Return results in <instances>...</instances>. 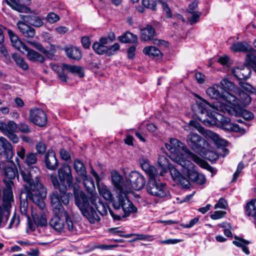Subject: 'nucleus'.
<instances>
[{"instance_id":"obj_10","label":"nucleus","mask_w":256,"mask_h":256,"mask_svg":"<svg viewBox=\"0 0 256 256\" xmlns=\"http://www.w3.org/2000/svg\"><path fill=\"white\" fill-rule=\"evenodd\" d=\"M73 192L76 204L78 207L81 212L87 208L88 206H90V198H88L83 192L78 190L77 186H74Z\"/></svg>"},{"instance_id":"obj_1","label":"nucleus","mask_w":256,"mask_h":256,"mask_svg":"<svg viewBox=\"0 0 256 256\" xmlns=\"http://www.w3.org/2000/svg\"><path fill=\"white\" fill-rule=\"evenodd\" d=\"M200 106H202V112L207 113L206 118L202 119V121L206 126H214L220 124L221 128L226 130L245 133L244 128H240L238 125L230 122L228 118H226L220 112L225 114L227 112L231 114L230 108L225 103L219 102H214L212 105L205 100L202 101Z\"/></svg>"},{"instance_id":"obj_5","label":"nucleus","mask_w":256,"mask_h":256,"mask_svg":"<svg viewBox=\"0 0 256 256\" xmlns=\"http://www.w3.org/2000/svg\"><path fill=\"white\" fill-rule=\"evenodd\" d=\"M146 190L152 196L160 198H170V194L166 186V184L157 182L156 180V176L150 178L146 186Z\"/></svg>"},{"instance_id":"obj_56","label":"nucleus","mask_w":256,"mask_h":256,"mask_svg":"<svg viewBox=\"0 0 256 256\" xmlns=\"http://www.w3.org/2000/svg\"><path fill=\"white\" fill-rule=\"evenodd\" d=\"M168 169L174 181H176L182 176V174L172 165L170 166Z\"/></svg>"},{"instance_id":"obj_4","label":"nucleus","mask_w":256,"mask_h":256,"mask_svg":"<svg viewBox=\"0 0 256 256\" xmlns=\"http://www.w3.org/2000/svg\"><path fill=\"white\" fill-rule=\"evenodd\" d=\"M206 92L212 98L222 100V102H220L237 103V100L234 96L224 90L222 87L218 84H214L212 86L208 88Z\"/></svg>"},{"instance_id":"obj_34","label":"nucleus","mask_w":256,"mask_h":256,"mask_svg":"<svg viewBox=\"0 0 256 256\" xmlns=\"http://www.w3.org/2000/svg\"><path fill=\"white\" fill-rule=\"evenodd\" d=\"M140 164L142 168L148 174L150 178L156 176L158 173L156 170L154 166H150L148 162L142 160L140 162Z\"/></svg>"},{"instance_id":"obj_18","label":"nucleus","mask_w":256,"mask_h":256,"mask_svg":"<svg viewBox=\"0 0 256 256\" xmlns=\"http://www.w3.org/2000/svg\"><path fill=\"white\" fill-rule=\"evenodd\" d=\"M234 75L240 80H246L250 77L251 70L248 66H242L233 68Z\"/></svg>"},{"instance_id":"obj_23","label":"nucleus","mask_w":256,"mask_h":256,"mask_svg":"<svg viewBox=\"0 0 256 256\" xmlns=\"http://www.w3.org/2000/svg\"><path fill=\"white\" fill-rule=\"evenodd\" d=\"M8 34L10 37L12 45L16 50H21V49L24 50L26 48V46L22 42L18 36L12 30L6 29Z\"/></svg>"},{"instance_id":"obj_24","label":"nucleus","mask_w":256,"mask_h":256,"mask_svg":"<svg viewBox=\"0 0 256 256\" xmlns=\"http://www.w3.org/2000/svg\"><path fill=\"white\" fill-rule=\"evenodd\" d=\"M20 18L26 23L32 25L36 27H40L43 24L42 20L38 16L34 15L20 16Z\"/></svg>"},{"instance_id":"obj_62","label":"nucleus","mask_w":256,"mask_h":256,"mask_svg":"<svg viewBox=\"0 0 256 256\" xmlns=\"http://www.w3.org/2000/svg\"><path fill=\"white\" fill-rule=\"evenodd\" d=\"M176 181L180 182L181 186L185 188H188L190 186L189 180L182 175Z\"/></svg>"},{"instance_id":"obj_52","label":"nucleus","mask_w":256,"mask_h":256,"mask_svg":"<svg viewBox=\"0 0 256 256\" xmlns=\"http://www.w3.org/2000/svg\"><path fill=\"white\" fill-rule=\"evenodd\" d=\"M28 43L30 44L32 46H34L36 49L40 52L46 55L48 58H49L50 52H49L46 50L40 42L36 41H30L28 42Z\"/></svg>"},{"instance_id":"obj_51","label":"nucleus","mask_w":256,"mask_h":256,"mask_svg":"<svg viewBox=\"0 0 256 256\" xmlns=\"http://www.w3.org/2000/svg\"><path fill=\"white\" fill-rule=\"evenodd\" d=\"M4 201L6 204V208L10 206V202L13 198V195L12 189L4 190L3 192Z\"/></svg>"},{"instance_id":"obj_42","label":"nucleus","mask_w":256,"mask_h":256,"mask_svg":"<svg viewBox=\"0 0 256 256\" xmlns=\"http://www.w3.org/2000/svg\"><path fill=\"white\" fill-rule=\"evenodd\" d=\"M74 167L76 173L80 177L86 176V171L84 164L80 160H76L74 162Z\"/></svg>"},{"instance_id":"obj_35","label":"nucleus","mask_w":256,"mask_h":256,"mask_svg":"<svg viewBox=\"0 0 256 256\" xmlns=\"http://www.w3.org/2000/svg\"><path fill=\"white\" fill-rule=\"evenodd\" d=\"M172 159L184 168L189 169L192 168V162L190 160L184 158L182 154H178V156L172 158Z\"/></svg>"},{"instance_id":"obj_32","label":"nucleus","mask_w":256,"mask_h":256,"mask_svg":"<svg viewBox=\"0 0 256 256\" xmlns=\"http://www.w3.org/2000/svg\"><path fill=\"white\" fill-rule=\"evenodd\" d=\"M64 64H62V66L51 64V67L52 70L57 73L58 76L61 82H66L68 77L66 73V69L64 68Z\"/></svg>"},{"instance_id":"obj_33","label":"nucleus","mask_w":256,"mask_h":256,"mask_svg":"<svg viewBox=\"0 0 256 256\" xmlns=\"http://www.w3.org/2000/svg\"><path fill=\"white\" fill-rule=\"evenodd\" d=\"M230 50L234 52H248L251 50V47L246 42H238L230 46Z\"/></svg>"},{"instance_id":"obj_2","label":"nucleus","mask_w":256,"mask_h":256,"mask_svg":"<svg viewBox=\"0 0 256 256\" xmlns=\"http://www.w3.org/2000/svg\"><path fill=\"white\" fill-rule=\"evenodd\" d=\"M112 182L116 189L118 196L112 200L115 212L110 211L114 220H119L122 217L128 216L130 213L136 212L137 208L129 200L127 194L130 192L131 188L123 183L122 176L116 171L111 172Z\"/></svg>"},{"instance_id":"obj_12","label":"nucleus","mask_w":256,"mask_h":256,"mask_svg":"<svg viewBox=\"0 0 256 256\" xmlns=\"http://www.w3.org/2000/svg\"><path fill=\"white\" fill-rule=\"evenodd\" d=\"M14 152L12 144L7 140L2 137H0V156L10 161L12 160Z\"/></svg>"},{"instance_id":"obj_16","label":"nucleus","mask_w":256,"mask_h":256,"mask_svg":"<svg viewBox=\"0 0 256 256\" xmlns=\"http://www.w3.org/2000/svg\"><path fill=\"white\" fill-rule=\"evenodd\" d=\"M166 147L172 154H178L180 150L187 153L190 152V150L184 146L181 142L176 138H172L169 144H166Z\"/></svg>"},{"instance_id":"obj_6","label":"nucleus","mask_w":256,"mask_h":256,"mask_svg":"<svg viewBox=\"0 0 256 256\" xmlns=\"http://www.w3.org/2000/svg\"><path fill=\"white\" fill-rule=\"evenodd\" d=\"M16 155L15 160L19 166L22 162L25 163L28 166H34L33 165L37 162L36 154L30 152L26 154V149L24 146H18Z\"/></svg>"},{"instance_id":"obj_46","label":"nucleus","mask_w":256,"mask_h":256,"mask_svg":"<svg viewBox=\"0 0 256 256\" xmlns=\"http://www.w3.org/2000/svg\"><path fill=\"white\" fill-rule=\"evenodd\" d=\"M246 62L251 67L256 66V50L252 49L246 54Z\"/></svg>"},{"instance_id":"obj_22","label":"nucleus","mask_w":256,"mask_h":256,"mask_svg":"<svg viewBox=\"0 0 256 256\" xmlns=\"http://www.w3.org/2000/svg\"><path fill=\"white\" fill-rule=\"evenodd\" d=\"M82 213L91 224L98 222L100 220L94 208L92 206H88L87 208L82 210Z\"/></svg>"},{"instance_id":"obj_13","label":"nucleus","mask_w":256,"mask_h":256,"mask_svg":"<svg viewBox=\"0 0 256 256\" xmlns=\"http://www.w3.org/2000/svg\"><path fill=\"white\" fill-rule=\"evenodd\" d=\"M54 217L50 221V225L58 232H64L66 229L64 213L54 214Z\"/></svg>"},{"instance_id":"obj_27","label":"nucleus","mask_w":256,"mask_h":256,"mask_svg":"<svg viewBox=\"0 0 256 256\" xmlns=\"http://www.w3.org/2000/svg\"><path fill=\"white\" fill-rule=\"evenodd\" d=\"M188 176L190 180L196 184L202 185L206 182L205 176L196 172L188 170Z\"/></svg>"},{"instance_id":"obj_29","label":"nucleus","mask_w":256,"mask_h":256,"mask_svg":"<svg viewBox=\"0 0 256 256\" xmlns=\"http://www.w3.org/2000/svg\"><path fill=\"white\" fill-rule=\"evenodd\" d=\"M154 28L150 25H148L146 28L141 30L140 39L142 40L146 41L152 39L155 36Z\"/></svg>"},{"instance_id":"obj_28","label":"nucleus","mask_w":256,"mask_h":256,"mask_svg":"<svg viewBox=\"0 0 256 256\" xmlns=\"http://www.w3.org/2000/svg\"><path fill=\"white\" fill-rule=\"evenodd\" d=\"M32 220L36 226H45L47 225V220L46 216L42 212H40L38 214L32 212Z\"/></svg>"},{"instance_id":"obj_58","label":"nucleus","mask_w":256,"mask_h":256,"mask_svg":"<svg viewBox=\"0 0 256 256\" xmlns=\"http://www.w3.org/2000/svg\"><path fill=\"white\" fill-rule=\"evenodd\" d=\"M239 84L244 90L250 94H253L256 92L255 88L248 83L240 82Z\"/></svg>"},{"instance_id":"obj_63","label":"nucleus","mask_w":256,"mask_h":256,"mask_svg":"<svg viewBox=\"0 0 256 256\" xmlns=\"http://www.w3.org/2000/svg\"><path fill=\"white\" fill-rule=\"evenodd\" d=\"M226 214V212L217 210L214 212L213 214L210 215V218L212 220H217L224 217Z\"/></svg>"},{"instance_id":"obj_44","label":"nucleus","mask_w":256,"mask_h":256,"mask_svg":"<svg viewBox=\"0 0 256 256\" xmlns=\"http://www.w3.org/2000/svg\"><path fill=\"white\" fill-rule=\"evenodd\" d=\"M221 86L222 87L224 90L232 92H239V89L236 87L234 84L228 80L227 78H224L220 81Z\"/></svg>"},{"instance_id":"obj_37","label":"nucleus","mask_w":256,"mask_h":256,"mask_svg":"<svg viewBox=\"0 0 256 256\" xmlns=\"http://www.w3.org/2000/svg\"><path fill=\"white\" fill-rule=\"evenodd\" d=\"M64 213L65 222L66 224V226L65 230H67L72 234H76L77 232L76 224L71 220L66 212H65Z\"/></svg>"},{"instance_id":"obj_36","label":"nucleus","mask_w":256,"mask_h":256,"mask_svg":"<svg viewBox=\"0 0 256 256\" xmlns=\"http://www.w3.org/2000/svg\"><path fill=\"white\" fill-rule=\"evenodd\" d=\"M64 68L67 70L72 74L78 76L80 78H82L84 76L83 69L76 66L69 65L68 64H64Z\"/></svg>"},{"instance_id":"obj_60","label":"nucleus","mask_w":256,"mask_h":256,"mask_svg":"<svg viewBox=\"0 0 256 256\" xmlns=\"http://www.w3.org/2000/svg\"><path fill=\"white\" fill-rule=\"evenodd\" d=\"M46 20L48 22L53 24L58 22L60 20V17L54 12H50L47 15Z\"/></svg>"},{"instance_id":"obj_17","label":"nucleus","mask_w":256,"mask_h":256,"mask_svg":"<svg viewBox=\"0 0 256 256\" xmlns=\"http://www.w3.org/2000/svg\"><path fill=\"white\" fill-rule=\"evenodd\" d=\"M45 164L46 168L50 170H55L58 167V160L52 150H48L45 156Z\"/></svg>"},{"instance_id":"obj_26","label":"nucleus","mask_w":256,"mask_h":256,"mask_svg":"<svg viewBox=\"0 0 256 256\" xmlns=\"http://www.w3.org/2000/svg\"><path fill=\"white\" fill-rule=\"evenodd\" d=\"M64 50L68 58L75 60H79L82 58V52L76 47L72 46H67L64 48Z\"/></svg>"},{"instance_id":"obj_11","label":"nucleus","mask_w":256,"mask_h":256,"mask_svg":"<svg viewBox=\"0 0 256 256\" xmlns=\"http://www.w3.org/2000/svg\"><path fill=\"white\" fill-rule=\"evenodd\" d=\"M131 187L136 190H142L144 186L146 180L144 176L136 171L132 172L128 176Z\"/></svg>"},{"instance_id":"obj_31","label":"nucleus","mask_w":256,"mask_h":256,"mask_svg":"<svg viewBox=\"0 0 256 256\" xmlns=\"http://www.w3.org/2000/svg\"><path fill=\"white\" fill-rule=\"evenodd\" d=\"M142 52L144 54L152 58H159L162 56L160 50L154 46H146L143 49Z\"/></svg>"},{"instance_id":"obj_30","label":"nucleus","mask_w":256,"mask_h":256,"mask_svg":"<svg viewBox=\"0 0 256 256\" xmlns=\"http://www.w3.org/2000/svg\"><path fill=\"white\" fill-rule=\"evenodd\" d=\"M24 50L27 52V57L30 60L40 62H43L44 61L45 58L42 54L26 46Z\"/></svg>"},{"instance_id":"obj_7","label":"nucleus","mask_w":256,"mask_h":256,"mask_svg":"<svg viewBox=\"0 0 256 256\" xmlns=\"http://www.w3.org/2000/svg\"><path fill=\"white\" fill-rule=\"evenodd\" d=\"M186 142L188 146L196 152L202 151V148H207L208 144L198 134L191 132L187 136Z\"/></svg>"},{"instance_id":"obj_20","label":"nucleus","mask_w":256,"mask_h":256,"mask_svg":"<svg viewBox=\"0 0 256 256\" xmlns=\"http://www.w3.org/2000/svg\"><path fill=\"white\" fill-rule=\"evenodd\" d=\"M58 175L62 182L66 181L69 187L72 186V177L70 166H67L58 170Z\"/></svg>"},{"instance_id":"obj_64","label":"nucleus","mask_w":256,"mask_h":256,"mask_svg":"<svg viewBox=\"0 0 256 256\" xmlns=\"http://www.w3.org/2000/svg\"><path fill=\"white\" fill-rule=\"evenodd\" d=\"M244 166V164L242 162H240L236 170L234 173L233 176V178L232 182H234L236 180L239 175L240 174L242 170L243 169Z\"/></svg>"},{"instance_id":"obj_15","label":"nucleus","mask_w":256,"mask_h":256,"mask_svg":"<svg viewBox=\"0 0 256 256\" xmlns=\"http://www.w3.org/2000/svg\"><path fill=\"white\" fill-rule=\"evenodd\" d=\"M51 204L54 214L64 213L66 212L61 204L60 194L56 191H54L50 196Z\"/></svg>"},{"instance_id":"obj_48","label":"nucleus","mask_w":256,"mask_h":256,"mask_svg":"<svg viewBox=\"0 0 256 256\" xmlns=\"http://www.w3.org/2000/svg\"><path fill=\"white\" fill-rule=\"evenodd\" d=\"M10 214V210L8 208H3L0 206V227L2 224H5L7 222Z\"/></svg>"},{"instance_id":"obj_25","label":"nucleus","mask_w":256,"mask_h":256,"mask_svg":"<svg viewBox=\"0 0 256 256\" xmlns=\"http://www.w3.org/2000/svg\"><path fill=\"white\" fill-rule=\"evenodd\" d=\"M205 136L211 139L218 146H226L228 142L224 139L220 138L218 134L209 130L204 132Z\"/></svg>"},{"instance_id":"obj_38","label":"nucleus","mask_w":256,"mask_h":256,"mask_svg":"<svg viewBox=\"0 0 256 256\" xmlns=\"http://www.w3.org/2000/svg\"><path fill=\"white\" fill-rule=\"evenodd\" d=\"M118 40L124 43H135L138 42V37L130 32H126L124 35L119 36Z\"/></svg>"},{"instance_id":"obj_8","label":"nucleus","mask_w":256,"mask_h":256,"mask_svg":"<svg viewBox=\"0 0 256 256\" xmlns=\"http://www.w3.org/2000/svg\"><path fill=\"white\" fill-rule=\"evenodd\" d=\"M20 174L26 182L24 186L36 185L37 183H40L39 180L40 170L36 166H28L25 170L22 171Z\"/></svg>"},{"instance_id":"obj_50","label":"nucleus","mask_w":256,"mask_h":256,"mask_svg":"<svg viewBox=\"0 0 256 256\" xmlns=\"http://www.w3.org/2000/svg\"><path fill=\"white\" fill-rule=\"evenodd\" d=\"M94 50L99 54H107V46L95 42L92 45Z\"/></svg>"},{"instance_id":"obj_40","label":"nucleus","mask_w":256,"mask_h":256,"mask_svg":"<svg viewBox=\"0 0 256 256\" xmlns=\"http://www.w3.org/2000/svg\"><path fill=\"white\" fill-rule=\"evenodd\" d=\"M207 148H202V152L204 153V157L212 162H215L218 158V154L210 150V146L208 144V146Z\"/></svg>"},{"instance_id":"obj_43","label":"nucleus","mask_w":256,"mask_h":256,"mask_svg":"<svg viewBox=\"0 0 256 256\" xmlns=\"http://www.w3.org/2000/svg\"><path fill=\"white\" fill-rule=\"evenodd\" d=\"M234 238L236 240L233 241V244L238 247H241L242 251L246 254H248L250 251L246 245L249 244L250 242L244 239L240 238L237 236H234Z\"/></svg>"},{"instance_id":"obj_61","label":"nucleus","mask_w":256,"mask_h":256,"mask_svg":"<svg viewBox=\"0 0 256 256\" xmlns=\"http://www.w3.org/2000/svg\"><path fill=\"white\" fill-rule=\"evenodd\" d=\"M19 130L23 133H30L31 130L29 126L26 123L20 122L18 125Z\"/></svg>"},{"instance_id":"obj_47","label":"nucleus","mask_w":256,"mask_h":256,"mask_svg":"<svg viewBox=\"0 0 256 256\" xmlns=\"http://www.w3.org/2000/svg\"><path fill=\"white\" fill-rule=\"evenodd\" d=\"M12 58L14 60L16 64L24 70H27L28 68V64L24 59L16 54H14L12 56Z\"/></svg>"},{"instance_id":"obj_39","label":"nucleus","mask_w":256,"mask_h":256,"mask_svg":"<svg viewBox=\"0 0 256 256\" xmlns=\"http://www.w3.org/2000/svg\"><path fill=\"white\" fill-rule=\"evenodd\" d=\"M81 178L83 180V184L86 190L92 194L95 190L94 182L92 178L88 177L87 174H86V176H82Z\"/></svg>"},{"instance_id":"obj_19","label":"nucleus","mask_w":256,"mask_h":256,"mask_svg":"<svg viewBox=\"0 0 256 256\" xmlns=\"http://www.w3.org/2000/svg\"><path fill=\"white\" fill-rule=\"evenodd\" d=\"M18 29L22 34L26 38H32L36 34L35 30L24 21H18L16 23Z\"/></svg>"},{"instance_id":"obj_45","label":"nucleus","mask_w":256,"mask_h":256,"mask_svg":"<svg viewBox=\"0 0 256 256\" xmlns=\"http://www.w3.org/2000/svg\"><path fill=\"white\" fill-rule=\"evenodd\" d=\"M56 189H58L60 192V198L62 202L65 205L68 204L69 203V200L68 196L66 194L67 188L66 185L64 184H58V186L55 188Z\"/></svg>"},{"instance_id":"obj_57","label":"nucleus","mask_w":256,"mask_h":256,"mask_svg":"<svg viewBox=\"0 0 256 256\" xmlns=\"http://www.w3.org/2000/svg\"><path fill=\"white\" fill-rule=\"evenodd\" d=\"M4 175L8 179H12L15 177V171L12 166H8L3 172Z\"/></svg>"},{"instance_id":"obj_3","label":"nucleus","mask_w":256,"mask_h":256,"mask_svg":"<svg viewBox=\"0 0 256 256\" xmlns=\"http://www.w3.org/2000/svg\"><path fill=\"white\" fill-rule=\"evenodd\" d=\"M26 198L36 204L41 210L45 207L44 199L46 196V188L41 184L36 185L25 186Z\"/></svg>"},{"instance_id":"obj_49","label":"nucleus","mask_w":256,"mask_h":256,"mask_svg":"<svg viewBox=\"0 0 256 256\" xmlns=\"http://www.w3.org/2000/svg\"><path fill=\"white\" fill-rule=\"evenodd\" d=\"M238 100L240 102V104L242 106H246L248 105L252 100L250 96L246 93L244 92H240L239 94Z\"/></svg>"},{"instance_id":"obj_54","label":"nucleus","mask_w":256,"mask_h":256,"mask_svg":"<svg viewBox=\"0 0 256 256\" xmlns=\"http://www.w3.org/2000/svg\"><path fill=\"white\" fill-rule=\"evenodd\" d=\"M158 163L162 170H165L166 168H169L170 166H172L169 164L168 159L164 156H159Z\"/></svg>"},{"instance_id":"obj_55","label":"nucleus","mask_w":256,"mask_h":256,"mask_svg":"<svg viewBox=\"0 0 256 256\" xmlns=\"http://www.w3.org/2000/svg\"><path fill=\"white\" fill-rule=\"evenodd\" d=\"M142 3L143 6L146 8L152 9V10H156V0H142Z\"/></svg>"},{"instance_id":"obj_59","label":"nucleus","mask_w":256,"mask_h":256,"mask_svg":"<svg viewBox=\"0 0 256 256\" xmlns=\"http://www.w3.org/2000/svg\"><path fill=\"white\" fill-rule=\"evenodd\" d=\"M120 49V44L118 43H115L111 46L107 47V55L108 56L113 55Z\"/></svg>"},{"instance_id":"obj_41","label":"nucleus","mask_w":256,"mask_h":256,"mask_svg":"<svg viewBox=\"0 0 256 256\" xmlns=\"http://www.w3.org/2000/svg\"><path fill=\"white\" fill-rule=\"evenodd\" d=\"M98 188L100 194L106 200H110L112 198V194L108 188L101 184L97 183Z\"/></svg>"},{"instance_id":"obj_14","label":"nucleus","mask_w":256,"mask_h":256,"mask_svg":"<svg viewBox=\"0 0 256 256\" xmlns=\"http://www.w3.org/2000/svg\"><path fill=\"white\" fill-rule=\"evenodd\" d=\"M90 202L91 204L95 207L99 214L102 216L107 214L108 210L110 214V210L115 212V209L112 210L108 207L105 206L104 204L100 201V198L98 196L92 194L90 197Z\"/></svg>"},{"instance_id":"obj_53","label":"nucleus","mask_w":256,"mask_h":256,"mask_svg":"<svg viewBox=\"0 0 256 256\" xmlns=\"http://www.w3.org/2000/svg\"><path fill=\"white\" fill-rule=\"evenodd\" d=\"M4 134L14 132L18 128V124L12 120H10L6 124Z\"/></svg>"},{"instance_id":"obj_9","label":"nucleus","mask_w":256,"mask_h":256,"mask_svg":"<svg viewBox=\"0 0 256 256\" xmlns=\"http://www.w3.org/2000/svg\"><path fill=\"white\" fill-rule=\"evenodd\" d=\"M30 120L35 125L42 127L47 124V116L44 111L41 108H34L30 110Z\"/></svg>"},{"instance_id":"obj_21","label":"nucleus","mask_w":256,"mask_h":256,"mask_svg":"<svg viewBox=\"0 0 256 256\" xmlns=\"http://www.w3.org/2000/svg\"><path fill=\"white\" fill-rule=\"evenodd\" d=\"M30 0H24L25 2H30ZM8 5L12 8L13 10L20 12L29 13L31 10L30 8L20 4L18 3L19 0H4Z\"/></svg>"}]
</instances>
